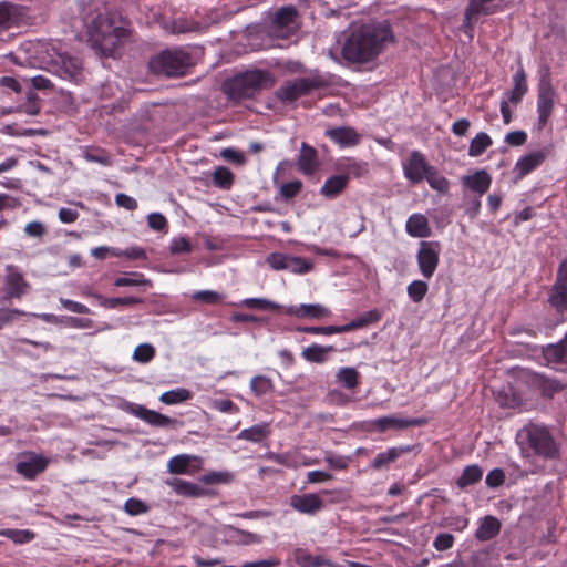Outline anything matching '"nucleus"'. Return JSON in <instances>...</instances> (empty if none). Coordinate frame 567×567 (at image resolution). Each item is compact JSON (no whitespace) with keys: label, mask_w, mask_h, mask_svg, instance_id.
<instances>
[{"label":"nucleus","mask_w":567,"mask_h":567,"mask_svg":"<svg viewBox=\"0 0 567 567\" xmlns=\"http://www.w3.org/2000/svg\"><path fill=\"white\" fill-rule=\"evenodd\" d=\"M3 292L1 301H10L12 299H22L30 291V284L24 278L23 272L18 266L7 265L6 274L3 276Z\"/></svg>","instance_id":"0eeeda50"},{"label":"nucleus","mask_w":567,"mask_h":567,"mask_svg":"<svg viewBox=\"0 0 567 567\" xmlns=\"http://www.w3.org/2000/svg\"><path fill=\"white\" fill-rule=\"evenodd\" d=\"M167 484L173 488V491L184 497H202L206 495L205 488L199 486L198 484L181 480L173 478L168 481Z\"/></svg>","instance_id":"c756f323"},{"label":"nucleus","mask_w":567,"mask_h":567,"mask_svg":"<svg viewBox=\"0 0 567 567\" xmlns=\"http://www.w3.org/2000/svg\"><path fill=\"white\" fill-rule=\"evenodd\" d=\"M49 71L63 80L78 83L82 79V63L78 58L56 53L49 63Z\"/></svg>","instance_id":"1a4fd4ad"},{"label":"nucleus","mask_w":567,"mask_h":567,"mask_svg":"<svg viewBox=\"0 0 567 567\" xmlns=\"http://www.w3.org/2000/svg\"><path fill=\"white\" fill-rule=\"evenodd\" d=\"M431 173H427L424 181H426L430 187L441 194L449 193L450 189V181L440 174L439 169L435 166L431 167Z\"/></svg>","instance_id":"37998d69"},{"label":"nucleus","mask_w":567,"mask_h":567,"mask_svg":"<svg viewBox=\"0 0 567 567\" xmlns=\"http://www.w3.org/2000/svg\"><path fill=\"white\" fill-rule=\"evenodd\" d=\"M290 505L293 509L302 514L312 515L322 509L323 501L317 494L310 493L303 495H293L291 497Z\"/></svg>","instance_id":"4be33fe9"},{"label":"nucleus","mask_w":567,"mask_h":567,"mask_svg":"<svg viewBox=\"0 0 567 567\" xmlns=\"http://www.w3.org/2000/svg\"><path fill=\"white\" fill-rule=\"evenodd\" d=\"M23 16L22 7L10 2H0V28L18 27L23 20Z\"/></svg>","instance_id":"393cba45"},{"label":"nucleus","mask_w":567,"mask_h":567,"mask_svg":"<svg viewBox=\"0 0 567 567\" xmlns=\"http://www.w3.org/2000/svg\"><path fill=\"white\" fill-rule=\"evenodd\" d=\"M340 169L344 172L343 175L360 177L367 172V165L353 158H346L340 165Z\"/></svg>","instance_id":"864d4df0"},{"label":"nucleus","mask_w":567,"mask_h":567,"mask_svg":"<svg viewBox=\"0 0 567 567\" xmlns=\"http://www.w3.org/2000/svg\"><path fill=\"white\" fill-rule=\"evenodd\" d=\"M302 189V182L295 179L288 183H284L279 188V194L282 199L290 200L295 198Z\"/></svg>","instance_id":"4d7b16f0"},{"label":"nucleus","mask_w":567,"mask_h":567,"mask_svg":"<svg viewBox=\"0 0 567 567\" xmlns=\"http://www.w3.org/2000/svg\"><path fill=\"white\" fill-rule=\"evenodd\" d=\"M527 383L530 389L538 391L545 399H553L557 393L567 388V383L543 373L530 374Z\"/></svg>","instance_id":"dca6fc26"},{"label":"nucleus","mask_w":567,"mask_h":567,"mask_svg":"<svg viewBox=\"0 0 567 567\" xmlns=\"http://www.w3.org/2000/svg\"><path fill=\"white\" fill-rule=\"evenodd\" d=\"M296 563L300 567H333L334 564L323 556H313L303 549H297L295 553Z\"/></svg>","instance_id":"72a5a7b5"},{"label":"nucleus","mask_w":567,"mask_h":567,"mask_svg":"<svg viewBox=\"0 0 567 567\" xmlns=\"http://www.w3.org/2000/svg\"><path fill=\"white\" fill-rule=\"evenodd\" d=\"M462 184L474 192L477 197H482L489 189L492 178L486 171L480 169L472 175L463 176Z\"/></svg>","instance_id":"5701e85b"},{"label":"nucleus","mask_w":567,"mask_h":567,"mask_svg":"<svg viewBox=\"0 0 567 567\" xmlns=\"http://www.w3.org/2000/svg\"><path fill=\"white\" fill-rule=\"evenodd\" d=\"M431 165L425 155L414 150L410 153V155L402 161V169L405 179L412 185H417L422 183L427 173H431Z\"/></svg>","instance_id":"9d476101"},{"label":"nucleus","mask_w":567,"mask_h":567,"mask_svg":"<svg viewBox=\"0 0 567 567\" xmlns=\"http://www.w3.org/2000/svg\"><path fill=\"white\" fill-rule=\"evenodd\" d=\"M326 463L333 470H347L350 463V457L338 455L331 451H326L324 453Z\"/></svg>","instance_id":"6e6d98bb"},{"label":"nucleus","mask_w":567,"mask_h":567,"mask_svg":"<svg viewBox=\"0 0 567 567\" xmlns=\"http://www.w3.org/2000/svg\"><path fill=\"white\" fill-rule=\"evenodd\" d=\"M550 154L551 147L547 146L520 157L515 165L518 176L524 177L539 167Z\"/></svg>","instance_id":"6ab92c4d"},{"label":"nucleus","mask_w":567,"mask_h":567,"mask_svg":"<svg viewBox=\"0 0 567 567\" xmlns=\"http://www.w3.org/2000/svg\"><path fill=\"white\" fill-rule=\"evenodd\" d=\"M193 65L192 54L183 48L163 50L150 61V69L154 74L168 78L184 76Z\"/></svg>","instance_id":"423d86ee"},{"label":"nucleus","mask_w":567,"mask_h":567,"mask_svg":"<svg viewBox=\"0 0 567 567\" xmlns=\"http://www.w3.org/2000/svg\"><path fill=\"white\" fill-rule=\"evenodd\" d=\"M235 181L233 172L225 166H218L213 174V183L221 189H230Z\"/></svg>","instance_id":"a18cd8bd"},{"label":"nucleus","mask_w":567,"mask_h":567,"mask_svg":"<svg viewBox=\"0 0 567 567\" xmlns=\"http://www.w3.org/2000/svg\"><path fill=\"white\" fill-rule=\"evenodd\" d=\"M130 277H118L114 280V286L116 287H131V286H150L151 281L144 278V275L141 272H131Z\"/></svg>","instance_id":"5fc2aeb1"},{"label":"nucleus","mask_w":567,"mask_h":567,"mask_svg":"<svg viewBox=\"0 0 567 567\" xmlns=\"http://www.w3.org/2000/svg\"><path fill=\"white\" fill-rule=\"evenodd\" d=\"M192 249V244L186 237L173 238L169 245V251L172 255L189 254Z\"/></svg>","instance_id":"0e129e2a"},{"label":"nucleus","mask_w":567,"mask_h":567,"mask_svg":"<svg viewBox=\"0 0 567 567\" xmlns=\"http://www.w3.org/2000/svg\"><path fill=\"white\" fill-rule=\"evenodd\" d=\"M49 465V458L37 453L25 454L16 464V472L25 480H34L43 473Z\"/></svg>","instance_id":"f3484780"},{"label":"nucleus","mask_w":567,"mask_h":567,"mask_svg":"<svg viewBox=\"0 0 567 567\" xmlns=\"http://www.w3.org/2000/svg\"><path fill=\"white\" fill-rule=\"evenodd\" d=\"M380 320H381L380 311L377 309L370 310V311L365 312L364 315L360 316L359 318H357L346 324L340 326L341 333L353 331V330L367 327L372 323H377Z\"/></svg>","instance_id":"f704fd0d"},{"label":"nucleus","mask_w":567,"mask_h":567,"mask_svg":"<svg viewBox=\"0 0 567 567\" xmlns=\"http://www.w3.org/2000/svg\"><path fill=\"white\" fill-rule=\"evenodd\" d=\"M548 303L560 317L567 312V258L558 267L556 280L548 291Z\"/></svg>","instance_id":"6e6552de"},{"label":"nucleus","mask_w":567,"mask_h":567,"mask_svg":"<svg viewBox=\"0 0 567 567\" xmlns=\"http://www.w3.org/2000/svg\"><path fill=\"white\" fill-rule=\"evenodd\" d=\"M348 183V175H333L323 183L320 188V194L327 198H334L347 188Z\"/></svg>","instance_id":"2f4dec72"},{"label":"nucleus","mask_w":567,"mask_h":567,"mask_svg":"<svg viewBox=\"0 0 567 567\" xmlns=\"http://www.w3.org/2000/svg\"><path fill=\"white\" fill-rule=\"evenodd\" d=\"M236 307H246L257 310H278L280 306L274 301L264 298H246L238 303H231Z\"/></svg>","instance_id":"49530a36"},{"label":"nucleus","mask_w":567,"mask_h":567,"mask_svg":"<svg viewBox=\"0 0 567 567\" xmlns=\"http://www.w3.org/2000/svg\"><path fill=\"white\" fill-rule=\"evenodd\" d=\"M492 138L484 132L475 135L468 147V155L472 157L481 156L491 145Z\"/></svg>","instance_id":"c03bdc74"},{"label":"nucleus","mask_w":567,"mask_h":567,"mask_svg":"<svg viewBox=\"0 0 567 567\" xmlns=\"http://www.w3.org/2000/svg\"><path fill=\"white\" fill-rule=\"evenodd\" d=\"M498 404L505 409H520L523 399L520 394L513 388L503 389L498 392L496 398Z\"/></svg>","instance_id":"4c0bfd02"},{"label":"nucleus","mask_w":567,"mask_h":567,"mask_svg":"<svg viewBox=\"0 0 567 567\" xmlns=\"http://www.w3.org/2000/svg\"><path fill=\"white\" fill-rule=\"evenodd\" d=\"M225 537L227 542L236 544V545H249L254 543H259L260 538L258 535L245 532L243 529L228 526L225 529Z\"/></svg>","instance_id":"c9c22d12"},{"label":"nucleus","mask_w":567,"mask_h":567,"mask_svg":"<svg viewBox=\"0 0 567 567\" xmlns=\"http://www.w3.org/2000/svg\"><path fill=\"white\" fill-rule=\"evenodd\" d=\"M155 357V348L152 344L143 343L135 348L133 359L140 363H147Z\"/></svg>","instance_id":"bf43d9fd"},{"label":"nucleus","mask_w":567,"mask_h":567,"mask_svg":"<svg viewBox=\"0 0 567 567\" xmlns=\"http://www.w3.org/2000/svg\"><path fill=\"white\" fill-rule=\"evenodd\" d=\"M411 451L412 446L410 445L390 447L385 452L377 454L371 463V466L374 470L388 467L391 463L395 462L402 454L410 453Z\"/></svg>","instance_id":"cd10ccee"},{"label":"nucleus","mask_w":567,"mask_h":567,"mask_svg":"<svg viewBox=\"0 0 567 567\" xmlns=\"http://www.w3.org/2000/svg\"><path fill=\"white\" fill-rule=\"evenodd\" d=\"M502 524L498 518L487 515L481 519L475 532L476 539L487 542L495 538L501 532Z\"/></svg>","instance_id":"bb28decb"},{"label":"nucleus","mask_w":567,"mask_h":567,"mask_svg":"<svg viewBox=\"0 0 567 567\" xmlns=\"http://www.w3.org/2000/svg\"><path fill=\"white\" fill-rule=\"evenodd\" d=\"M298 11L293 6L282 7L277 10L272 23L278 29H285L295 23Z\"/></svg>","instance_id":"58836bf2"},{"label":"nucleus","mask_w":567,"mask_h":567,"mask_svg":"<svg viewBox=\"0 0 567 567\" xmlns=\"http://www.w3.org/2000/svg\"><path fill=\"white\" fill-rule=\"evenodd\" d=\"M513 84L514 87L505 93V100L508 101V103L517 105L522 102L524 95L528 91L526 73L522 66L513 75Z\"/></svg>","instance_id":"a878e982"},{"label":"nucleus","mask_w":567,"mask_h":567,"mask_svg":"<svg viewBox=\"0 0 567 567\" xmlns=\"http://www.w3.org/2000/svg\"><path fill=\"white\" fill-rule=\"evenodd\" d=\"M339 351L334 346H320L312 343L305 348L301 352V357L311 363H324L327 361V354L330 352Z\"/></svg>","instance_id":"473e14b6"},{"label":"nucleus","mask_w":567,"mask_h":567,"mask_svg":"<svg viewBox=\"0 0 567 567\" xmlns=\"http://www.w3.org/2000/svg\"><path fill=\"white\" fill-rule=\"evenodd\" d=\"M542 354L548 365L567 364V333L559 342L543 347Z\"/></svg>","instance_id":"b1692460"},{"label":"nucleus","mask_w":567,"mask_h":567,"mask_svg":"<svg viewBox=\"0 0 567 567\" xmlns=\"http://www.w3.org/2000/svg\"><path fill=\"white\" fill-rule=\"evenodd\" d=\"M193 299L207 305H216L223 301L224 296L213 290H200L193 295Z\"/></svg>","instance_id":"680f3d73"},{"label":"nucleus","mask_w":567,"mask_h":567,"mask_svg":"<svg viewBox=\"0 0 567 567\" xmlns=\"http://www.w3.org/2000/svg\"><path fill=\"white\" fill-rule=\"evenodd\" d=\"M394 40L385 22L362 24L354 29L342 47V56L350 62L363 63L378 56L385 44Z\"/></svg>","instance_id":"f03ea898"},{"label":"nucleus","mask_w":567,"mask_h":567,"mask_svg":"<svg viewBox=\"0 0 567 567\" xmlns=\"http://www.w3.org/2000/svg\"><path fill=\"white\" fill-rule=\"evenodd\" d=\"M482 476H483V471L478 465H476V464L467 465L463 470L461 476L457 478L456 485L460 488H465L470 485H474V484L478 483L482 480Z\"/></svg>","instance_id":"ea45409f"},{"label":"nucleus","mask_w":567,"mask_h":567,"mask_svg":"<svg viewBox=\"0 0 567 567\" xmlns=\"http://www.w3.org/2000/svg\"><path fill=\"white\" fill-rule=\"evenodd\" d=\"M128 22L117 11L99 13L87 27L93 49L105 56H115L130 38Z\"/></svg>","instance_id":"7ed1b4c3"},{"label":"nucleus","mask_w":567,"mask_h":567,"mask_svg":"<svg viewBox=\"0 0 567 567\" xmlns=\"http://www.w3.org/2000/svg\"><path fill=\"white\" fill-rule=\"evenodd\" d=\"M337 381L347 390H353L360 383V373L351 367L341 368L337 373Z\"/></svg>","instance_id":"79ce46f5"},{"label":"nucleus","mask_w":567,"mask_h":567,"mask_svg":"<svg viewBox=\"0 0 567 567\" xmlns=\"http://www.w3.org/2000/svg\"><path fill=\"white\" fill-rule=\"evenodd\" d=\"M427 424L426 417H401L399 415H386L371 422L373 430L384 433L389 430L402 431L411 426H423Z\"/></svg>","instance_id":"2eb2a0df"},{"label":"nucleus","mask_w":567,"mask_h":567,"mask_svg":"<svg viewBox=\"0 0 567 567\" xmlns=\"http://www.w3.org/2000/svg\"><path fill=\"white\" fill-rule=\"evenodd\" d=\"M505 472L502 468H494L486 475L485 483L491 488H497L505 482Z\"/></svg>","instance_id":"774afa93"},{"label":"nucleus","mask_w":567,"mask_h":567,"mask_svg":"<svg viewBox=\"0 0 567 567\" xmlns=\"http://www.w3.org/2000/svg\"><path fill=\"white\" fill-rule=\"evenodd\" d=\"M454 543L455 538L452 534L441 533L435 537L433 542V547L439 551H445L452 548Z\"/></svg>","instance_id":"338daca9"},{"label":"nucleus","mask_w":567,"mask_h":567,"mask_svg":"<svg viewBox=\"0 0 567 567\" xmlns=\"http://www.w3.org/2000/svg\"><path fill=\"white\" fill-rule=\"evenodd\" d=\"M250 389L256 396H261L270 393L274 389V384L270 378L256 375L250 380Z\"/></svg>","instance_id":"09e8293b"},{"label":"nucleus","mask_w":567,"mask_h":567,"mask_svg":"<svg viewBox=\"0 0 567 567\" xmlns=\"http://www.w3.org/2000/svg\"><path fill=\"white\" fill-rule=\"evenodd\" d=\"M332 84V75L316 70L308 76L285 81L276 91V97L282 103H292L301 96L309 95L317 90L327 89Z\"/></svg>","instance_id":"39448f33"},{"label":"nucleus","mask_w":567,"mask_h":567,"mask_svg":"<svg viewBox=\"0 0 567 567\" xmlns=\"http://www.w3.org/2000/svg\"><path fill=\"white\" fill-rule=\"evenodd\" d=\"M406 233L411 237L425 238L431 234L427 218L422 214H412L405 225Z\"/></svg>","instance_id":"c85d7f7f"},{"label":"nucleus","mask_w":567,"mask_h":567,"mask_svg":"<svg viewBox=\"0 0 567 567\" xmlns=\"http://www.w3.org/2000/svg\"><path fill=\"white\" fill-rule=\"evenodd\" d=\"M210 408L227 414H237L240 411L239 406L230 399H215L210 402Z\"/></svg>","instance_id":"052dcab7"},{"label":"nucleus","mask_w":567,"mask_h":567,"mask_svg":"<svg viewBox=\"0 0 567 567\" xmlns=\"http://www.w3.org/2000/svg\"><path fill=\"white\" fill-rule=\"evenodd\" d=\"M420 272L425 279H431L440 264V243L422 240L416 254Z\"/></svg>","instance_id":"9b49d317"},{"label":"nucleus","mask_w":567,"mask_h":567,"mask_svg":"<svg viewBox=\"0 0 567 567\" xmlns=\"http://www.w3.org/2000/svg\"><path fill=\"white\" fill-rule=\"evenodd\" d=\"M0 536L8 538L16 544H27L34 538V533L29 529L6 528L0 530Z\"/></svg>","instance_id":"de8ad7c7"},{"label":"nucleus","mask_w":567,"mask_h":567,"mask_svg":"<svg viewBox=\"0 0 567 567\" xmlns=\"http://www.w3.org/2000/svg\"><path fill=\"white\" fill-rule=\"evenodd\" d=\"M84 158L87 162L97 163L104 166H109L112 163L109 153L100 147H90L84 151Z\"/></svg>","instance_id":"603ef678"},{"label":"nucleus","mask_w":567,"mask_h":567,"mask_svg":"<svg viewBox=\"0 0 567 567\" xmlns=\"http://www.w3.org/2000/svg\"><path fill=\"white\" fill-rule=\"evenodd\" d=\"M556 91L549 82L542 81L537 92V126L543 130L556 104Z\"/></svg>","instance_id":"f8f14e48"},{"label":"nucleus","mask_w":567,"mask_h":567,"mask_svg":"<svg viewBox=\"0 0 567 567\" xmlns=\"http://www.w3.org/2000/svg\"><path fill=\"white\" fill-rule=\"evenodd\" d=\"M267 262L275 270H288L292 274L303 275L312 269V262L302 258L281 252H274L267 257Z\"/></svg>","instance_id":"ddd939ff"},{"label":"nucleus","mask_w":567,"mask_h":567,"mask_svg":"<svg viewBox=\"0 0 567 567\" xmlns=\"http://www.w3.org/2000/svg\"><path fill=\"white\" fill-rule=\"evenodd\" d=\"M270 434V429L267 423L256 424L251 427L244 429L237 439L245 440L254 443H260Z\"/></svg>","instance_id":"e433bc0d"},{"label":"nucleus","mask_w":567,"mask_h":567,"mask_svg":"<svg viewBox=\"0 0 567 567\" xmlns=\"http://www.w3.org/2000/svg\"><path fill=\"white\" fill-rule=\"evenodd\" d=\"M515 442L520 457L528 465V474L544 473L547 462L561 458V444L544 423L528 422L517 431Z\"/></svg>","instance_id":"f257e3e1"},{"label":"nucleus","mask_w":567,"mask_h":567,"mask_svg":"<svg viewBox=\"0 0 567 567\" xmlns=\"http://www.w3.org/2000/svg\"><path fill=\"white\" fill-rule=\"evenodd\" d=\"M193 396L192 392L185 388H177L161 394L159 401L167 405H174L186 402Z\"/></svg>","instance_id":"a19ab883"},{"label":"nucleus","mask_w":567,"mask_h":567,"mask_svg":"<svg viewBox=\"0 0 567 567\" xmlns=\"http://www.w3.org/2000/svg\"><path fill=\"white\" fill-rule=\"evenodd\" d=\"M147 225L155 231L167 233L168 223L165 216L161 213H151L147 216Z\"/></svg>","instance_id":"e2e57ef3"},{"label":"nucleus","mask_w":567,"mask_h":567,"mask_svg":"<svg viewBox=\"0 0 567 567\" xmlns=\"http://www.w3.org/2000/svg\"><path fill=\"white\" fill-rule=\"evenodd\" d=\"M192 456L181 454L172 457L167 463V468L172 474H187Z\"/></svg>","instance_id":"8fccbe9b"},{"label":"nucleus","mask_w":567,"mask_h":567,"mask_svg":"<svg viewBox=\"0 0 567 567\" xmlns=\"http://www.w3.org/2000/svg\"><path fill=\"white\" fill-rule=\"evenodd\" d=\"M284 312L302 319H321L330 316V310L319 303L291 305L284 308Z\"/></svg>","instance_id":"aec40b11"},{"label":"nucleus","mask_w":567,"mask_h":567,"mask_svg":"<svg viewBox=\"0 0 567 567\" xmlns=\"http://www.w3.org/2000/svg\"><path fill=\"white\" fill-rule=\"evenodd\" d=\"M86 297H93L99 300L100 305L106 309H115L121 306H134L142 302L141 298L137 297H116V298H107L100 293L92 292L91 290L83 292Z\"/></svg>","instance_id":"7c9ffc66"},{"label":"nucleus","mask_w":567,"mask_h":567,"mask_svg":"<svg viewBox=\"0 0 567 567\" xmlns=\"http://www.w3.org/2000/svg\"><path fill=\"white\" fill-rule=\"evenodd\" d=\"M297 166L303 175L312 176L320 167L318 151L308 143L302 142L297 158Z\"/></svg>","instance_id":"a211bd4d"},{"label":"nucleus","mask_w":567,"mask_h":567,"mask_svg":"<svg viewBox=\"0 0 567 567\" xmlns=\"http://www.w3.org/2000/svg\"><path fill=\"white\" fill-rule=\"evenodd\" d=\"M275 84L274 75L267 70H247L238 72L226 79L223 83V92L234 103L255 99L262 90L270 89Z\"/></svg>","instance_id":"20e7f679"},{"label":"nucleus","mask_w":567,"mask_h":567,"mask_svg":"<svg viewBox=\"0 0 567 567\" xmlns=\"http://www.w3.org/2000/svg\"><path fill=\"white\" fill-rule=\"evenodd\" d=\"M126 411L135 417L144 421L154 427H176L179 422L176 419L164 415L157 411L150 410L144 405L128 403Z\"/></svg>","instance_id":"4468645a"},{"label":"nucleus","mask_w":567,"mask_h":567,"mask_svg":"<svg viewBox=\"0 0 567 567\" xmlns=\"http://www.w3.org/2000/svg\"><path fill=\"white\" fill-rule=\"evenodd\" d=\"M124 511L131 516H136L146 513L148 506L143 501L132 497L125 502Z\"/></svg>","instance_id":"69168bd1"},{"label":"nucleus","mask_w":567,"mask_h":567,"mask_svg":"<svg viewBox=\"0 0 567 567\" xmlns=\"http://www.w3.org/2000/svg\"><path fill=\"white\" fill-rule=\"evenodd\" d=\"M296 331L308 333V334H323V336H331L334 333H341L340 326H326V327H307V326H299L296 328Z\"/></svg>","instance_id":"13d9d810"},{"label":"nucleus","mask_w":567,"mask_h":567,"mask_svg":"<svg viewBox=\"0 0 567 567\" xmlns=\"http://www.w3.org/2000/svg\"><path fill=\"white\" fill-rule=\"evenodd\" d=\"M429 291V286L423 280H413L406 287L409 298L415 302H421Z\"/></svg>","instance_id":"3c124183"},{"label":"nucleus","mask_w":567,"mask_h":567,"mask_svg":"<svg viewBox=\"0 0 567 567\" xmlns=\"http://www.w3.org/2000/svg\"><path fill=\"white\" fill-rule=\"evenodd\" d=\"M326 135L340 147H351L360 143V134L350 126L327 130Z\"/></svg>","instance_id":"412c9836"}]
</instances>
